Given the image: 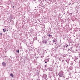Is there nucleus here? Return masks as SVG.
<instances>
[{
    "mask_svg": "<svg viewBox=\"0 0 80 80\" xmlns=\"http://www.w3.org/2000/svg\"><path fill=\"white\" fill-rule=\"evenodd\" d=\"M66 62L68 63L69 62V61H70V60L69 59H68L67 60H66Z\"/></svg>",
    "mask_w": 80,
    "mask_h": 80,
    "instance_id": "obj_5",
    "label": "nucleus"
},
{
    "mask_svg": "<svg viewBox=\"0 0 80 80\" xmlns=\"http://www.w3.org/2000/svg\"><path fill=\"white\" fill-rule=\"evenodd\" d=\"M70 73H69V75H70Z\"/></svg>",
    "mask_w": 80,
    "mask_h": 80,
    "instance_id": "obj_19",
    "label": "nucleus"
},
{
    "mask_svg": "<svg viewBox=\"0 0 80 80\" xmlns=\"http://www.w3.org/2000/svg\"><path fill=\"white\" fill-rule=\"evenodd\" d=\"M37 80H38V79H37Z\"/></svg>",
    "mask_w": 80,
    "mask_h": 80,
    "instance_id": "obj_24",
    "label": "nucleus"
},
{
    "mask_svg": "<svg viewBox=\"0 0 80 80\" xmlns=\"http://www.w3.org/2000/svg\"><path fill=\"white\" fill-rule=\"evenodd\" d=\"M45 63H47V62H45Z\"/></svg>",
    "mask_w": 80,
    "mask_h": 80,
    "instance_id": "obj_15",
    "label": "nucleus"
},
{
    "mask_svg": "<svg viewBox=\"0 0 80 80\" xmlns=\"http://www.w3.org/2000/svg\"><path fill=\"white\" fill-rule=\"evenodd\" d=\"M47 75H46V74H44V75H43V77L45 78H47Z\"/></svg>",
    "mask_w": 80,
    "mask_h": 80,
    "instance_id": "obj_6",
    "label": "nucleus"
},
{
    "mask_svg": "<svg viewBox=\"0 0 80 80\" xmlns=\"http://www.w3.org/2000/svg\"><path fill=\"white\" fill-rule=\"evenodd\" d=\"M74 60H77V59H78V58L77 57H75L74 58Z\"/></svg>",
    "mask_w": 80,
    "mask_h": 80,
    "instance_id": "obj_4",
    "label": "nucleus"
},
{
    "mask_svg": "<svg viewBox=\"0 0 80 80\" xmlns=\"http://www.w3.org/2000/svg\"><path fill=\"white\" fill-rule=\"evenodd\" d=\"M17 52H18V53H19V50H18L17 51Z\"/></svg>",
    "mask_w": 80,
    "mask_h": 80,
    "instance_id": "obj_10",
    "label": "nucleus"
},
{
    "mask_svg": "<svg viewBox=\"0 0 80 80\" xmlns=\"http://www.w3.org/2000/svg\"><path fill=\"white\" fill-rule=\"evenodd\" d=\"M37 58H38V57H37Z\"/></svg>",
    "mask_w": 80,
    "mask_h": 80,
    "instance_id": "obj_23",
    "label": "nucleus"
},
{
    "mask_svg": "<svg viewBox=\"0 0 80 80\" xmlns=\"http://www.w3.org/2000/svg\"><path fill=\"white\" fill-rule=\"evenodd\" d=\"M53 42H55V40H53Z\"/></svg>",
    "mask_w": 80,
    "mask_h": 80,
    "instance_id": "obj_13",
    "label": "nucleus"
},
{
    "mask_svg": "<svg viewBox=\"0 0 80 80\" xmlns=\"http://www.w3.org/2000/svg\"><path fill=\"white\" fill-rule=\"evenodd\" d=\"M48 36L50 37V36H52L50 34H49Z\"/></svg>",
    "mask_w": 80,
    "mask_h": 80,
    "instance_id": "obj_11",
    "label": "nucleus"
},
{
    "mask_svg": "<svg viewBox=\"0 0 80 80\" xmlns=\"http://www.w3.org/2000/svg\"><path fill=\"white\" fill-rule=\"evenodd\" d=\"M10 76H11V77H12V78L13 77V74H12V73H11L10 75Z\"/></svg>",
    "mask_w": 80,
    "mask_h": 80,
    "instance_id": "obj_7",
    "label": "nucleus"
},
{
    "mask_svg": "<svg viewBox=\"0 0 80 80\" xmlns=\"http://www.w3.org/2000/svg\"><path fill=\"white\" fill-rule=\"evenodd\" d=\"M0 35L1 36H2V35H3V34L2 33H0Z\"/></svg>",
    "mask_w": 80,
    "mask_h": 80,
    "instance_id": "obj_9",
    "label": "nucleus"
},
{
    "mask_svg": "<svg viewBox=\"0 0 80 80\" xmlns=\"http://www.w3.org/2000/svg\"><path fill=\"white\" fill-rule=\"evenodd\" d=\"M70 50V48H69L68 49V51H69V50Z\"/></svg>",
    "mask_w": 80,
    "mask_h": 80,
    "instance_id": "obj_14",
    "label": "nucleus"
},
{
    "mask_svg": "<svg viewBox=\"0 0 80 80\" xmlns=\"http://www.w3.org/2000/svg\"><path fill=\"white\" fill-rule=\"evenodd\" d=\"M2 64L3 66V67H6L7 64L6 63L4 62H2Z\"/></svg>",
    "mask_w": 80,
    "mask_h": 80,
    "instance_id": "obj_2",
    "label": "nucleus"
},
{
    "mask_svg": "<svg viewBox=\"0 0 80 80\" xmlns=\"http://www.w3.org/2000/svg\"><path fill=\"white\" fill-rule=\"evenodd\" d=\"M64 48H65V46H64Z\"/></svg>",
    "mask_w": 80,
    "mask_h": 80,
    "instance_id": "obj_17",
    "label": "nucleus"
},
{
    "mask_svg": "<svg viewBox=\"0 0 80 80\" xmlns=\"http://www.w3.org/2000/svg\"><path fill=\"white\" fill-rule=\"evenodd\" d=\"M3 32H6V29H3Z\"/></svg>",
    "mask_w": 80,
    "mask_h": 80,
    "instance_id": "obj_8",
    "label": "nucleus"
},
{
    "mask_svg": "<svg viewBox=\"0 0 80 80\" xmlns=\"http://www.w3.org/2000/svg\"><path fill=\"white\" fill-rule=\"evenodd\" d=\"M46 66H47V65H45V67H46Z\"/></svg>",
    "mask_w": 80,
    "mask_h": 80,
    "instance_id": "obj_16",
    "label": "nucleus"
},
{
    "mask_svg": "<svg viewBox=\"0 0 80 80\" xmlns=\"http://www.w3.org/2000/svg\"><path fill=\"white\" fill-rule=\"evenodd\" d=\"M42 43H47V41H46V40H43V41H42Z\"/></svg>",
    "mask_w": 80,
    "mask_h": 80,
    "instance_id": "obj_3",
    "label": "nucleus"
},
{
    "mask_svg": "<svg viewBox=\"0 0 80 80\" xmlns=\"http://www.w3.org/2000/svg\"><path fill=\"white\" fill-rule=\"evenodd\" d=\"M63 73L62 71H61L59 73L58 75L60 77L63 76Z\"/></svg>",
    "mask_w": 80,
    "mask_h": 80,
    "instance_id": "obj_1",
    "label": "nucleus"
},
{
    "mask_svg": "<svg viewBox=\"0 0 80 80\" xmlns=\"http://www.w3.org/2000/svg\"><path fill=\"white\" fill-rule=\"evenodd\" d=\"M54 40H56V39L55 38L54 39Z\"/></svg>",
    "mask_w": 80,
    "mask_h": 80,
    "instance_id": "obj_20",
    "label": "nucleus"
},
{
    "mask_svg": "<svg viewBox=\"0 0 80 80\" xmlns=\"http://www.w3.org/2000/svg\"><path fill=\"white\" fill-rule=\"evenodd\" d=\"M67 46H68V45H67Z\"/></svg>",
    "mask_w": 80,
    "mask_h": 80,
    "instance_id": "obj_22",
    "label": "nucleus"
},
{
    "mask_svg": "<svg viewBox=\"0 0 80 80\" xmlns=\"http://www.w3.org/2000/svg\"><path fill=\"white\" fill-rule=\"evenodd\" d=\"M66 48H67V46H66Z\"/></svg>",
    "mask_w": 80,
    "mask_h": 80,
    "instance_id": "obj_21",
    "label": "nucleus"
},
{
    "mask_svg": "<svg viewBox=\"0 0 80 80\" xmlns=\"http://www.w3.org/2000/svg\"><path fill=\"white\" fill-rule=\"evenodd\" d=\"M71 65H73V63H71Z\"/></svg>",
    "mask_w": 80,
    "mask_h": 80,
    "instance_id": "obj_12",
    "label": "nucleus"
},
{
    "mask_svg": "<svg viewBox=\"0 0 80 80\" xmlns=\"http://www.w3.org/2000/svg\"><path fill=\"white\" fill-rule=\"evenodd\" d=\"M15 8V6H13V8Z\"/></svg>",
    "mask_w": 80,
    "mask_h": 80,
    "instance_id": "obj_18",
    "label": "nucleus"
}]
</instances>
